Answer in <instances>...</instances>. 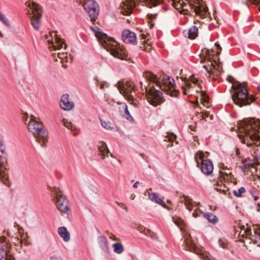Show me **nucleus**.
Wrapping results in <instances>:
<instances>
[{
  "instance_id": "20",
  "label": "nucleus",
  "mask_w": 260,
  "mask_h": 260,
  "mask_svg": "<svg viewBox=\"0 0 260 260\" xmlns=\"http://www.w3.org/2000/svg\"><path fill=\"white\" fill-rule=\"evenodd\" d=\"M201 170L205 174H210L213 170V165L212 162L209 159L203 160L202 163H201Z\"/></svg>"
},
{
  "instance_id": "42",
  "label": "nucleus",
  "mask_w": 260,
  "mask_h": 260,
  "mask_svg": "<svg viewBox=\"0 0 260 260\" xmlns=\"http://www.w3.org/2000/svg\"><path fill=\"white\" fill-rule=\"evenodd\" d=\"M143 46H141V48L143 49V50H145L146 51H148L149 52L151 48V46L149 44H147V43H146V44H142Z\"/></svg>"
},
{
  "instance_id": "2",
  "label": "nucleus",
  "mask_w": 260,
  "mask_h": 260,
  "mask_svg": "<svg viewBox=\"0 0 260 260\" xmlns=\"http://www.w3.org/2000/svg\"><path fill=\"white\" fill-rule=\"evenodd\" d=\"M100 43L114 57L121 60L127 59V53L122 46L118 44L113 39L109 38L105 34L100 31L95 33Z\"/></svg>"
},
{
  "instance_id": "53",
  "label": "nucleus",
  "mask_w": 260,
  "mask_h": 260,
  "mask_svg": "<svg viewBox=\"0 0 260 260\" xmlns=\"http://www.w3.org/2000/svg\"><path fill=\"white\" fill-rule=\"evenodd\" d=\"M118 205L119 206H120V207L122 208L123 209H125L126 211H127V207L124 204H123L122 203H118Z\"/></svg>"
},
{
  "instance_id": "59",
  "label": "nucleus",
  "mask_w": 260,
  "mask_h": 260,
  "mask_svg": "<svg viewBox=\"0 0 260 260\" xmlns=\"http://www.w3.org/2000/svg\"><path fill=\"white\" fill-rule=\"evenodd\" d=\"M240 138L242 139V142L243 143H246V140L244 138H242V135H240L239 136Z\"/></svg>"
},
{
  "instance_id": "24",
  "label": "nucleus",
  "mask_w": 260,
  "mask_h": 260,
  "mask_svg": "<svg viewBox=\"0 0 260 260\" xmlns=\"http://www.w3.org/2000/svg\"><path fill=\"white\" fill-rule=\"evenodd\" d=\"M201 214H202L204 218L207 219L210 223L215 224L218 221L217 217L212 213L210 212H204L202 210H200Z\"/></svg>"
},
{
  "instance_id": "13",
  "label": "nucleus",
  "mask_w": 260,
  "mask_h": 260,
  "mask_svg": "<svg viewBox=\"0 0 260 260\" xmlns=\"http://www.w3.org/2000/svg\"><path fill=\"white\" fill-rule=\"evenodd\" d=\"M9 245L4 236L0 237V260H14V257L8 254Z\"/></svg>"
},
{
  "instance_id": "29",
  "label": "nucleus",
  "mask_w": 260,
  "mask_h": 260,
  "mask_svg": "<svg viewBox=\"0 0 260 260\" xmlns=\"http://www.w3.org/2000/svg\"><path fill=\"white\" fill-rule=\"evenodd\" d=\"M3 163L2 162V157L0 155V179L4 184H6V181L8 180V176L5 172H3Z\"/></svg>"
},
{
  "instance_id": "52",
  "label": "nucleus",
  "mask_w": 260,
  "mask_h": 260,
  "mask_svg": "<svg viewBox=\"0 0 260 260\" xmlns=\"http://www.w3.org/2000/svg\"><path fill=\"white\" fill-rule=\"evenodd\" d=\"M106 84L103 82H101L100 83L98 84L97 86H99L100 88L103 89L104 88Z\"/></svg>"
},
{
  "instance_id": "55",
  "label": "nucleus",
  "mask_w": 260,
  "mask_h": 260,
  "mask_svg": "<svg viewBox=\"0 0 260 260\" xmlns=\"http://www.w3.org/2000/svg\"><path fill=\"white\" fill-rule=\"evenodd\" d=\"M141 40H143V43H145V39H146V36L144 34H142L141 35Z\"/></svg>"
},
{
  "instance_id": "7",
  "label": "nucleus",
  "mask_w": 260,
  "mask_h": 260,
  "mask_svg": "<svg viewBox=\"0 0 260 260\" xmlns=\"http://www.w3.org/2000/svg\"><path fill=\"white\" fill-rule=\"evenodd\" d=\"M239 235L250 241V243L257 244L260 247V227L258 226H249L248 224L241 225Z\"/></svg>"
},
{
  "instance_id": "10",
  "label": "nucleus",
  "mask_w": 260,
  "mask_h": 260,
  "mask_svg": "<svg viewBox=\"0 0 260 260\" xmlns=\"http://www.w3.org/2000/svg\"><path fill=\"white\" fill-rule=\"evenodd\" d=\"M55 190L54 198L56 201L57 209L61 212L67 213L69 210L68 201L66 197L61 194L60 190Z\"/></svg>"
},
{
  "instance_id": "21",
  "label": "nucleus",
  "mask_w": 260,
  "mask_h": 260,
  "mask_svg": "<svg viewBox=\"0 0 260 260\" xmlns=\"http://www.w3.org/2000/svg\"><path fill=\"white\" fill-rule=\"evenodd\" d=\"M223 170L220 171V177L223 178L224 180L236 184V182L234 181L232 173L229 169H226V167L223 168Z\"/></svg>"
},
{
  "instance_id": "28",
  "label": "nucleus",
  "mask_w": 260,
  "mask_h": 260,
  "mask_svg": "<svg viewBox=\"0 0 260 260\" xmlns=\"http://www.w3.org/2000/svg\"><path fill=\"white\" fill-rule=\"evenodd\" d=\"M188 38L190 39H195L198 35V28L196 26H192L187 32Z\"/></svg>"
},
{
  "instance_id": "43",
  "label": "nucleus",
  "mask_w": 260,
  "mask_h": 260,
  "mask_svg": "<svg viewBox=\"0 0 260 260\" xmlns=\"http://www.w3.org/2000/svg\"><path fill=\"white\" fill-rule=\"evenodd\" d=\"M202 97H203V104L204 105V106H206V104H208L209 103V99L208 98V96L207 95H205V93H202Z\"/></svg>"
},
{
  "instance_id": "14",
  "label": "nucleus",
  "mask_w": 260,
  "mask_h": 260,
  "mask_svg": "<svg viewBox=\"0 0 260 260\" xmlns=\"http://www.w3.org/2000/svg\"><path fill=\"white\" fill-rule=\"evenodd\" d=\"M139 0H123L120 4L121 12L124 15H129L132 13V9Z\"/></svg>"
},
{
  "instance_id": "48",
  "label": "nucleus",
  "mask_w": 260,
  "mask_h": 260,
  "mask_svg": "<svg viewBox=\"0 0 260 260\" xmlns=\"http://www.w3.org/2000/svg\"><path fill=\"white\" fill-rule=\"evenodd\" d=\"M226 80L227 81H236V79L232 76L228 75L226 77Z\"/></svg>"
},
{
  "instance_id": "33",
  "label": "nucleus",
  "mask_w": 260,
  "mask_h": 260,
  "mask_svg": "<svg viewBox=\"0 0 260 260\" xmlns=\"http://www.w3.org/2000/svg\"><path fill=\"white\" fill-rule=\"evenodd\" d=\"M101 122L102 126L106 129L111 131L114 129V127L112 126V124L110 122L101 120Z\"/></svg>"
},
{
  "instance_id": "16",
  "label": "nucleus",
  "mask_w": 260,
  "mask_h": 260,
  "mask_svg": "<svg viewBox=\"0 0 260 260\" xmlns=\"http://www.w3.org/2000/svg\"><path fill=\"white\" fill-rule=\"evenodd\" d=\"M120 92L128 100L131 101L133 98L131 94L133 90V86L129 84V82H118Z\"/></svg>"
},
{
  "instance_id": "9",
  "label": "nucleus",
  "mask_w": 260,
  "mask_h": 260,
  "mask_svg": "<svg viewBox=\"0 0 260 260\" xmlns=\"http://www.w3.org/2000/svg\"><path fill=\"white\" fill-rule=\"evenodd\" d=\"M27 7V15L30 19L31 24L34 29L38 30L41 24V7L34 2L29 3Z\"/></svg>"
},
{
  "instance_id": "18",
  "label": "nucleus",
  "mask_w": 260,
  "mask_h": 260,
  "mask_svg": "<svg viewBox=\"0 0 260 260\" xmlns=\"http://www.w3.org/2000/svg\"><path fill=\"white\" fill-rule=\"evenodd\" d=\"M122 38L126 43L135 44L137 42L136 34L128 29H125L122 32Z\"/></svg>"
},
{
  "instance_id": "37",
  "label": "nucleus",
  "mask_w": 260,
  "mask_h": 260,
  "mask_svg": "<svg viewBox=\"0 0 260 260\" xmlns=\"http://www.w3.org/2000/svg\"><path fill=\"white\" fill-rule=\"evenodd\" d=\"M245 192V189L244 187H242L239 188L238 190H234L233 191V194L237 197H241L242 194Z\"/></svg>"
},
{
  "instance_id": "25",
  "label": "nucleus",
  "mask_w": 260,
  "mask_h": 260,
  "mask_svg": "<svg viewBox=\"0 0 260 260\" xmlns=\"http://www.w3.org/2000/svg\"><path fill=\"white\" fill-rule=\"evenodd\" d=\"M98 149L100 152V154L105 159L106 156L110 153V151L108 148L106 144L104 142H101L98 145Z\"/></svg>"
},
{
  "instance_id": "26",
  "label": "nucleus",
  "mask_w": 260,
  "mask_h": 260,
  "mask_svg": "<svg viewBox=\"0 0 260 260\" xmlns=\"http://www.w3.org/2000/svg\"><path fill=\"white\" fill-rule=\"evenodd\" d=\"M179 201L180 203L184 204L186 208L189 211H191L192 208L193 207L191 199L189 198L188 196H185L183 194L182 197H180Z\"/></svg>"
},
{
  "instance_id": "50",
  "label": "nucleus",
  "mask_w": 260,
  "mask_h": 260,
  "mask_svg": "<svg viewBox=\"0 0 260 260\" xmlns=\"http://www.w3.org/2000/svg\"><path fill=\"white\" fill-rule=\"evenodd\" d=\"M176 139V136L173 134L170 135V137L169 138V140L170 141H173L174 140Z\"/></svg>"
},
{
  "instance_id": "6",
  "label": "nucleus",
  "mask_w": 260,
  "mask_h": 260,
  "mask_svg": "<svg viewBox=\"0 0 260 260\" xmlns=\"http://www.w3.org/2000/svg\"><path fill=\"white\" fill-rule=\"evenodd\" d=\"M201 58H204V61L202 59L201 62H204L207 60L208 62L210 63L211 67L210 69H209L207 66H203V68L206 70V72L209 74V80H217V78L215 77V76H217V74H215V70H216L218 71V72H219L221 69V64L219 60L218 61H216L215 59L212 60V54L210 51L206 49H204L202 50V54H201Z\"/></svg>"
},
{
  "instance_id": "36",
  "label": "nucleus",
  "mask_w": 260,
  "mask_h": 260,
  "mask_svg": "<svg viewBox=\"0 0 260 260\" xmlns=\"http://www.w3.org/2000/svg\"><path fill=\"white\" fill-rule=\"evenodd\" d=\"M218 244L223 249L228 248V243L226 240L224 239H219L218 240Z\"/></svg>"
},
{
  "instance_id": "11",
  "label": "nucleus",
  "mask_w": 260,
  "mask_h": 260,
  "mask_svg": "<svg viewBox=\"0 0 260 260\" xmlns=\"http://www.w3.org/2000/svg\"><path fill=\"white\" fill-rule=\"evenodd\" d=\"M184 244L185 245V248H186V250L194 253H196L197 254L201 255L202 258L204 260H216L208 252H205L202 253L201 251L198 249L194 243H193L191 240L189 239H186L184 240Z\"/></svg>"
},
{
  "instance_id": "45",
  "label": "nucleus",
  "mask_w": 260,
  "mask_h": 260,
  "mask_svg": "<svg viewBox=\"0 0 260 260\" xmlns=\"http://www.w3.org/2000/svg\"><path fill=\"white\" fill-rule=\"evenodd\" d=\"M248 1L251 4L258 6V9L260 11V0H248Z\"/></svg>"
},
{
  "instance_id": "19",
  "label": "nucleus",
  "mask_w": 260,
  "mask_h": 260,
  "mask_svg": "<svg viewBox=\"0 0 260 260\" xmlns=\"http://www.w3.org/2000/svg\"><path fill=\"white\" fill-rule=\"evenodd\" d=\"M98 246L101 250L105 253H110V250L108 246V241L106 238L103 236L98 237L97 239Z\"/></svg>"
},
{
  "instance_id": "15",
  "label": "nucleus",
  "mask_w": 260,
  "mask_h": 260,
  "mask_svg": "<svg viewBox=\"0 0 260 260\" xmlns=\"http://www.w3.org/2000/svg\"><path fill=\"white\" fill-rule=\"evenodd\" d=\"M161 90L171 96H176L177 90L175 89V82H155Z\"/></svg>"
},
{
  "instance_id": "64",
  "label": "nucleus",
  "mask_w": 260,
  "mask_h": 260,
  "mask_svg": "<svg viewBox=\"0 0 260 260\" xmlns=\"http://www.w3.org/2000/svg\"><path fill=\"white\" fill-rule=\"evenodd\" d=\"M257 198H258V197L257 196L254 197V199L255 201L257 200Z\"/></svg>"
},
{
  "instance_id": "57",
  "label": "nucleus",
  "mask_w": 260,
  "mask_h": 260,
  "mask_svg": "<svg viewBox=\"0 0 260 260\" xmlns=\"http://www.w3.org/2000/svg\"><path fill=\"white\" fill-rule=\"evenodd\" d=\"M110 239L114 240V241H117L118 239L114 236V235H111L109 237Z\"/></svg>"
},
{
  "instance_id": "17",
  "label": "nucleus",
  "mask_w": 260,
  "mask_h": 260,
  "mask_svg": "<svg viewBox=\"0 0 260 260\" xmlns=\"http://www.w3.org/2000/svg\"><path fill=\"white\" fill-rule=\"evenodd\" d=\"M59 105L60 108L65 111L70 110L74 107V103L69 101V95L68 94L62 95Z\"/></svg>"
},
{
  "instance_id": "38",
  "label": "nucleus",
  "mask_w": 260,
  "mask_h": 260,
  "mask_svg": "<svg viewBox=\"0 0 260 260\" xmlns=\"http://www.w3.org/2000/svg\"><path fill=\"white\" fill-rule=\"evenodd\" d=\"M173 1V5L176 9H179L181 7L182 4L183 3V1L181 0H172Z\"/></svg>"
},
{
  "instance_id": "58",
  "label": "nucleus",
  "mask_w": 260,
  "mask_h": 260,
  "mask_svg": "<svg viewBox=\"0 0 260 260\" xmlns=\"http://www.w3.org/2000/svg\"><path fill=\"white\" fill-rule=\"evenodd\" d=\"M140 184L139 181H136L134 184L133 187L135 188H137L138 187V185Z\"/></svg>"
},
{
  "instance_id": "40",
  "label": "nucleus",
  "mask_w": 260,
  "mask_h": 260,
  "mask_svg": "<svg viewBox=\"0 0 260 260\" xmlns=\"http://www.w3.org/2000/svg\"><path fill=\"white\" fill-rule=\"evenodd\" d=\"M0 20L3 22L6 26H9L10 24L8 20L4 16V15L0 12Z\"/></svg>"
},
{
  "instance_id": "47",
  "label": "nucleus",
  "mask_w": 260,
  "mask_h": 260,
  "mask_svg": "<svg viewBox=\"0 0 260 260\" xmlns=\"http://www.w3.org/2000/svg\"><path fill=\"white\" fill-rule=\"evenodd\" d=\"M202 7H196L194 8V11L197 15H200L201 14V12H202Z\"/></svg>"
},
{
  "instance_id": "5",
  "label": "nucleus",
  "mask_w": 260,
  "mask_h": 260,
  "mask_svg": "<svg viewBox=\"0 0 260 260\" xmlns=\"http://www.w3.org/2000/svg\"><path fill=\"white\" fill-rule=\"evenodd\" d=\"M28 129L41 146L45 147L48 141V133L44 128L43 123L38 121L36 117L31 116L28 123Z\"/></svg>"
},
{
  "instance_id": "49",
  "label": "nucleus",
  "mask_w": 260,
  "mask_h": 260,
  "mask_svg": "<svg viewBox=\"0 0 260 260\" xmlns=\"http://www.w3.org/2000/svg\"><path fill=\"white\" fill-rule=\"evenodd\" d=\"M50 260H62L61 258L57 255H53L50 257Z\"/></svg>"
},
{
  "instance_id": "27",
  "label": "nucleus",
  "mask_w": 260,
  "mask_h": 260,
  "mask_svg": "<svg viewBox=\"0 0 260 260\" xmlns=\"http://www.w3.org/2000/svg\"><path fill=\"white\" fill-rule=\"evenodd\" d=\"M149 199L155 203L161 205L162 206L165 208H167L166 204L164 203L163 201H162L158 197V196L155 193H149L148 194Z\"/></svg>"
},
{
  "instance_id": "23",
  "label": "nucleus",
  "mask_w": 260,
  "mask_h": 260,
  "mask_svg": "<svg viewBox=\"0 0 260 260\" xmlns=\"http://www.w3.org/2000/svg\"><path fill=\"white\" fill-rule=\"evenodd\" d=\"M58 233L64 242H67L70 241V233L66 227L61 226L58 229Z\"/></svg>"
},
{
  "instance_id": "63",
  "label": "nucleus",
  "mask_w": 260,
  "mask_h": 260,
  "mask_svg": "<svg viewBox=\"0 0 260 260\" xmlns=\"http://www.w3.org/2000/svg\"><path fill=\"white\" fill-rule=\"evenodd\" d=\"M257 206H258V208L257 209V211H260V204H258Z\"/></svg>"
},
{
  "instance_id": "56",
  "label": "nucleus",
  "mask_w": 260,
  "mask_h": 260,
  "mask_svg": "<svg viewBox=\"0 0 260 260\" xmlns=\"http://www.w3.org/2000/svg\"><path fill=\"white\" fill-rule=\"evenodd\" d=\"M193 77H194V76L192 75ZM190 79H188L187 81H198V79H196V78H193V79H192V76H190Z\"/></svg>"
},
{
  "instance_id": "61",
  "label": "nucleus",
  "mask_w": 260,
  "mask_h": 260,
  "mask_svg": "<svg viewBox=\"0 0 260 260\" xmlns=\"http://www.w3.org/2000/svg\"><path fill=\"white\" fill-rule=\"evenodd\" d=\"M246 144H247V145L248 146H249H249H250L251 145V144H252L251 143H249V141H248V140H247V142L246 143Z\"/></svg>"
},
{
  "instance_id": "41",
  "label": "nucleus",
  "mask_w": 260,
  "mask_h": 260,
  "mask_svg": "<svg viewBox=\"0 0 260 260\" xmlns=\"http://www.w3.org/2000/svg\"><path fill=\"white\" fill-rule=\"evenodd\" d=\"M173 221L174 223L177 225L178 227H180L182 224H183V220L180 218H178L177 219H175L174 217L173 218Z\"/></svg>"
},
{
  "instance_id": "62",
  "label": "nucleus",
  "mask_w": 260,
  "mask_h": 260,
  "mask_svg": "<svg viewBox=\"0 0 260 260\" xmlns=\"http://www.w3.org/2000/svg\"><path fill=\"white\" fill-rule=\"evenodd\" d=\"M202 9H203L204 12H205V13H206V12L208 10V8H202Z\"/></svg>"
},
{
  "instance_id": "39",
  "label": "nucleus",
  "mask_w": 260,
  "mask_h": 260,
  "mask_svg": "<svg viewBox=\"0 0 260 260\" xmlns=\"http://www.w3.org/2000/svg\"><path fill=\"white\" fill-rule=\"evenodd\" d=\"M185 87H184V86H182V90H183V93L184 94H187V90H190V89L191 88V85H190L189 82H185Z\"/></svg>"
},
{
  "instance_id": "22",
  "label": "nucleus",
  "mask_w": 260,
  "mask_h": 260,
  "mask_svg": "<svg viewBox=\"0 0 260 260\" xmlns=\"http://www.w3.org/2000/svg\"><path fill=\"white\" fill-rule=\"evenodd\" d=\"M120 105L119 111L121 114L129 121L133 120L132 116L131 115L127 108V106L125 103H118Z\"/></svg>"
},
{
  "instance_id": "4",
  "label": "nucleus",
  "mask_w": 260,
  "mask_h": 260,
  "mask_svg": "<svg viewBox=\"0 0 260 260\" xmlns=\"http://www.w3.org/2000/svg\"><path fill=\"white\" fill-rule=\"evenodd\" d=\"M232 83L231 88L234 92L232 96L234 103L239 107L250 105L254 99L249 96L245 82Z\"/></svg>"
},
{
  "instance_id": "12",
  "label": "nucleus",
  "mask_w": 260,
  "mask_h": 260,
  "mask_svg": "<svg viewBox=\"0 0 260 260\" xmlns=\"http://www.w3.org/2000/svg\"><path fill=\"white\" fill-rule=\"evenodd\" d=\"M83 6L91 20H94L99 14V9L96 3L94 0H84Z\"/></svg>"
},
{
  "instance_id": "3",
  "label": "nucleus",
  "mask_w": 260,
  "mask_h": 260,
  "mask_svg": "<svg viewBox=\"0 0 260 260\" xmlns=\"http://www.w3.org/2000/svg\"><path fill=\"white\" fill-rule=\"evenodd\" d=\"M238 129L244 133L246 139L249 138L254 142L256 146L260 145V121L254 119H247L238 123Z\"/></svg>"
},
{
  "instance_id": "44",
  "label": "nucleus",
  "mask_w": 260,
  "mask_h": 260,
  "mask_svg": "<svg viewBox=\"0 0 260 260\" xmlns=\"http://www.w3.org/2000/svg\"><path fill=\"white\" fill-rule=\"evenodd\" d=\"M200 210H201L199 208L196 209L192 213L193 217L195 218L199 217L200 216V214H201V212H200Z\"/></svg>"
},
{
  "instance_id": "60",
  "label": "nucleus",
  "mask_w": 260,
  "mask_h": 260,
  "mask_svg": "<svg viewBox=\"0 0 260 260\" xmlns=\"http://www.w3.org/2000/svg\"><path fill=\"white\" fill-rule=\"evenodd\" d=\"M135 194H132L131 196H130V199L132 200H134L135 199Z\"/></svg>"
},
{
  "instance_id": "30",
  "label": "nucleus",
  "mask_w": 260,
  "mask_h": 260,
  "mask_svg": "<svg viewBox=\"0 0 260 260\" xmlns=\"http://www.w3.org/2000/svg\"><path fill=\"white\" fill-rule=\"evenodd\" d=\"M114 247V252L117 254H120L123 251V247L122 244L116 243L113 244Z\"/></svg>"
},
{
  "instance_id": "35",
  "label": "nucleus",
  "mask_w": 260,
  "mask_h": 260,
  "mask_svg": "<svg viewBox=\"0 0 260 260\" xmlns=\"http://www.w3.org/2000/svg\"><path fill=\"white\" fill-rule=\"evenodd\" d=\"M62 122L64 126L71 129L72 131H73L75 129L74 126L72 124L71 122L68 121L67 120L63 119L62 120Z\"/></svg>"
},
{
  "instance_id": "31",
  "label": "nucleus",
  "mask_w": 260,
  "mask_h": 260,
  "mask_svg": "<svg viewBox=\"0 0 260 260\" xmlns=\"http://www.w3.org/2000/svg\"><path fill=\"white\" fill-rule=\"evenodd\" d=\"M204 154L202 152L199 151L197 152L194 156V159L197 162V166L198 167H199L200 165V160L201 161V163H202V160L204 159Z\"/></svg>"
},
{
  "instance_id": "1",
  "label": "nucleus",
  "mask_w": 260,
  "mask_h": 260,
  "mask_svg": "<svg viewBox=\"0 0 260 260\" xmlns=\"http://www.w3.org/2000/svg\"><path fill=\"white\" fill-rule=\"evenodd\" d=\"M42 39L48 44H51L54 51H59L54 54L55 59L62 63L63 67L67 68V63L70 62L71 59L68 57L67 53L63 51L67 48V45L64 44L63 40L58 37L55 32H49L48 34L44 35Z\"/></svg>"
},
{
  "instance_id": "8",
  "label": "nucleus",
  "mask_w": 260,
  "mask_h": 260,
  "mask_svg": "<svg viewBox=\"0 0 260 260\" xmlns=\"http://www.w3.org/2000/svg\"><path fill=\"white\" fill-rule=\"evenodd\" d=\"M140 82L142 87H144L148 102L152 106L156 107L162 103V94L158 89L149 86V82Z\"/></svg>"
},
{
  "instance_id": "51",
  "label": "nucleus",
  "mask_w": 260,
  "mask_h": 260,
  "mask_svg": "<svg viewBox=\"0 0 260 260\" xmlns=\"http://www.w3.org/2000/svg\"><path fill=\"white\" fill-rule=\"evenodd\" d=\"M202 118L205 120H207V118H208L209 116V114L208 112H205L204 113L202 114Z\"/></svg>"
},
{
  "instance_id": "34",
  "label": "nucleus",
  "mask_w": 260,
  "mask_h": 260,
  "mask_svg": "<svg viewBox=\"0 0 260 260\" xmlns=\"http://www.w3.org/2000/svg\"><path fill=\"white\" fill-rule=\"evenodd\" d=\"M143 1L149 8L156 6L159 3V0H143Z\"/></svg>"
},
{
  "instance_id": "54",
  "label": "nucleus",
  "mask_w": 260,
  "mask_h": 260,
  "mask_svg": "<svg viewBox=\"0 0 260 260\" xmlns=\"http://www.w3.org/2000/svg\"><path fill=\"white\" fill-rule=\"evenodd\" d=\"M170 80V77L165 75L163 77V78L161 79V81H166L167 80Z\"/></svg>"
},
{
  "instance_id": "46",
  "label": "nucleus",
  "mask_w": 260,
  "mask_h": 260,
  "mask_svg": "<svg viewBox=\"0 0 260 260\" xmlns=\"http://www.w3.org/2000/svg\"><path fill=\"white\" fill-rule=\"evenodd\" d=\"M215 45L217 47V49H218V50H217L216 51V54H215L216 56H217L219 55V54H220L221 50V47H220V45L218 43H215Z\"/></svg>"
},
{
  "instance_id": "32",
  "label": "nucleus",
  "mask_w": 260,
  "mask_h": 260,
  "mask_svg": "<svg viewBox=\"0 0 260 260\" xmlns=\"http://www.w3.org/2000/svg\"><path fill=\"white\" fill-rule=\"evenodd\" d=\"M144 77L148 81H154V80L157 79L156 76L153 75L152 73L149 72H145L144 73Z\"/></svg>"
}]
</instances>
